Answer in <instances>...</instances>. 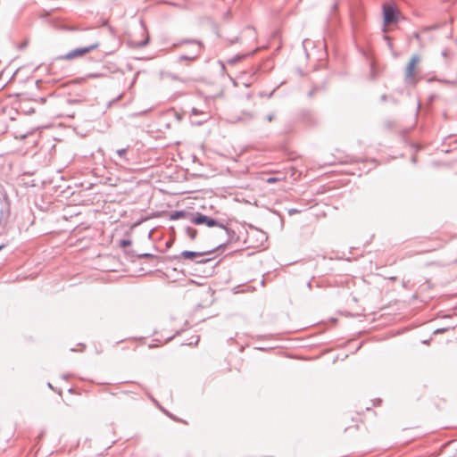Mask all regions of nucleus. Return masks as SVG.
Segmentation results:
<instances>
[{"instance_id":"1a4fd4ad","label":"nucleus","mask_w":457,"mask_h":457,"mask_svg":"<svg viewBox=\"0 0 457 457\" xmlns=\"http://www.w3.org/2000/svg\"><path fill=\"white\" fill-rule=\"evenodd\" d=\"M131 242L129 240H122L120 241V246L127 247L130 245Z\"/></svg>"},{"instance_id":"7ed1b4c3","label":"nucleus","mask_w":457,"mask_h":457,"mask_svg":"<svg viewBox=\"0 0 457 457\" xmlns=\"http://www.w3.org/2000/svg\"><path fill=\"white\" fill-rule=\"evenodd\" d=\"M383 12L385 26H388L393 22L396 21V12L392 5H384Z\"/></svg>"},{"instance_id":"20e7f679","label":"nucleus","mask_w":457,"mask_h":457,"mask_svg":"<svg viewBox=\"0 0 457 457\" xmlns=\"http://www.w3.org/2000/svg\"><path fill=\"white\" fill-rule=\"evenodd\" d=\"M192 222L196 225L205 224L208 227H215L218 225L217 220L208 216L203 215L201 213H197L195 216L192 218Z\"/></svg>"},{"instance_id":"423d86ee","label":"nucleus","mask_w":457,"mask_h":457,"mask_svg":"<svg viewBox=\"0 0 457 457\" xmlns=\"http://www.w3.org/2000/svg\"><path fill=\"white\" fill-rule=\"evenodd\" d=\"M186 232L191 240H195L197 237V230L191 227L187 228Z\"/></svg>"},{"instance_id":"0eeeda50","label":"nucleus","mask_w":457,"mask_h":457,"mask_svg":"<svg viewBox=\"0 0 457 457\" xmlns=\"http://www.w3.org/2000/svg\"><path fill=\"white\" fill-rule=\"evenodd\" d=\"M286 179V177H282V178H278V177H270L269 179H267V183L269 184H272V183H276V182H279V181H283Z\"/></svg>"},{"instance_id":"9b49d317","label":"nucleus","mask_w":457,"mask_h":457,"mask_svg":"<svg viewBox=\"0 0 457 457\" xmlns=\"http://www.w3.org/2000/svg\"><path fill=\"white\" fill-rule=\"evenodd\" d=\"M142 256L144 257H154L152 254L150 253H145V254H143Z\"/></svg>"},{"instance_id":"6e6552de","label":"nucleus","mask_w":457,"mask_h":457,"mask_svg":"<svg viewBox=\"0 0 457 457\" xmlns=\"http://www.w3.org/2000/svg\"><path fill=\"white\" fill-rule=\"evenodd\" d=\"M187 217V213L185 212H175L173 215H172V219L176 220V219H180V218H185Z\"/></svg>"},{"instance_id":"f8f14e48","label":"nucleus","mask_w":457,"mask_h":457,"mask_svg":"<svg viewBox=\"0 0 457 457\" xmlns=\"http://www.w3.org/2000/svg\"><path fill=\"white\" fill-rule=\"evenodd\" d=\"M3 247H4L3 245H0V250H1Z\"/></svg>"},{"instance_id":"39448f33","label":"nucleus","mask_w":457,"mask_h":457,"mask_svg":"<svg viewBox=\"0 0 457 457\" xmlns=\"http://www.w3.org/2000/svg\"><path fill=\"white\" fill-rule=\"evenodd\" d=\"M204 253H198V252H192V251H183L180 253V257L185 260H194L196 257L202 256Z\"/></svg>"},{"instance_id":"9d476101","label":"nucleus","mask_w":457,"mask_h":457,"mask_svg":"<svg viewBox=\"0 0 457 457\" xmlns=\"http://www.w3.org/2000/svg\"><path fill=\"white\" fill-rule=\"evenodd\" d=\"M126 149H120L117 151V154L120 155V156H123L125 154H126Z\"/></svg>"},{"instance_id":"f03ea898","label":"nucleus","mask_w":457,"mask_h":457,"mask_svg":"<svg viewBox=\"0 0 457 457\" xmlns=\"http://www.w3.org/2000/svg\"><path fill=\"white\" fill-rule=\"evenodd\" d=\"M96 47H97V45H92L89 46L78 48V49L71 51L70 53H68L64 55L59 56L58 59L59 60H71V59H75V58H79V57L84 56L90 51L96 49Z\"/></svg>"},{"instance_id":"f257e3e1","label":"nucleus","mask_w":457,"mask_h":457,"mask_svg":"<svg viewBox=\"0 0 457 457\" xmlns=\"http://www.w3.org/2000/svg\"><path fill=\"white\" fill-rule=\"evenodd\" d=\"M420 56L419 54H413L406 67L404 71L405 80L410 84H415L419 80V73H420Z\"/></svg>"}]
</instances>
